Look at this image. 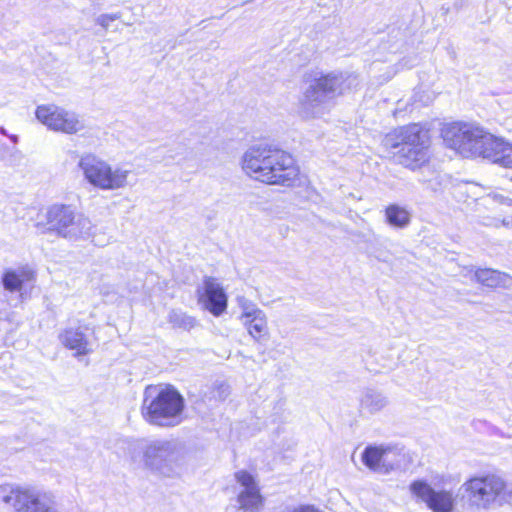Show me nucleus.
I'll list each match as a JSON object with an SVG mask.
<instances>
[{
  "mask_svg": "<svg viewBox=\"0 0 512 512\" xmlns=\"http://www.w3.org/2000/svg\"><path fill=\"white\" fill-rule=\"evenodd\" d=\"M116 453L125 463L165 477L180 473L183 451L171 439L125 438L118 441Z\"/></svg>",
  "mask_w": 512,
  "mask_h": 512,
  "instance_id": "obj_1",
  "label": "nucleus"
},
{
  "mask_svg": "<svg viewBox=\"0 0 512 512\" xmlns=\"http://www.w3.org/2000/svg\"><path fill=\"white\" fill-rule=\"evenodd\" d=\"M302 81L305 86L298 99L297 112L302 119L312 120L327 114L333 99L357 85V76L347 72L309 70L303 74Z\"/></svg>",
  "mask_w": 512,
  "mask_h": 512,
  "instance_id": "obj_2",
  "label": "nucleus"
},
{
  "mask_svg": "<svg viewBox=\"0 0 512 512\" xmlns=\"http://www.w3.org/2000/svg\"><path fill=\"white\" fill-rule=\"evenodd\" d=\"M242 169L254 179L270 184L293 186L300 171L287 152L268 145H254L242 156Z\"/></svg>",
  "mask_w": 512,
  "mask_h": 512,
  "instance_id": "obj_3",
  "label": "nucleus"
},
{
  "mask_svg": "<svg viewBox=\"0 0 512 512\" xmlns=\"http://www.w3.org/2000/svg\"><path fill=\"white\" fill-rule=\"evenodd\" d=\"M382 145L387 150L399 148L397 152L399 163L416 170L428 162L429 130L420 123L401 126L387 133L382 140Z\"/></svg>",
  "mask_w": 512,
  "mask_h": 512,
  "instance_id": "obj_4",
  "label": "nucleus"
},
{
  "mask_svg": "<svg viewBox=\"0 0 512 512\" xmlns=\"http://www.w3.org/2000/svg\"><path fill=\"white\" fill-rule=\"evenodd\" d=\"M185 401L173 387L148 386L144 391L141 415L150 425L169 428L183 421Z\"/></svg>",
  "mask_w": 512,
  "mask_h": 512,
  "instance_id": "obj_5",
  "label": "nucleus"
},
{
  "mask_svg": "<svg viewBox=\"0 0 512 512\" xmlns=\"http://www.w3.org/2000/svg\"><path fill=\"white\" fill-rule=\"evenodd\" d=\"M446 144L466 158L481 157L489 160L497 136L474 123L454 122L442 130Z\"/></svg>",
  "mask_w": 512,
  "mask_h": 512,
  "instance_id": "obj_6",
  "label": "nucleus"
},
{
  "mask_svg": "<svg viewBox=\"0 0 512 512\" xmlns=\"http://www.w3.org/2000/svg\"><path fill=\"white\" fill-rule=\"evenodd\" d=\"M77 169L83 181L96 190L112 192L129 186L130 170L112 165L92 152L79 155Z\"/></svg>",
  "mask_w": 512,
  "mask_h": 512,
  "instance_id": "obj_7",
  "label": "nucleus"
},
{
  "mask_svg": "<svg viewBox=\"0 0 512 512\" xmlns=\"http://www.w3.org/2000/svg\"><path fill=\"white\" fill-rule=\"evenodd\" d=\"M0 501L14 512H60L52 493L29 486L0 485Z\"/></svg>",
  "mask_w": 512,
  "mask_h": 512,
  "instance_id": "obj_8",
  "label": "nucleus"
},
{
  "mask_svg": "<svg viewBox=\"0 0 512 512\" xmlns=\"http://www.w3.org/2000/svg\"><path fill=\"white\" fill-rule=\"evenodd\" d=\"M46 221L49 230L69 240H78L90 234L92 223L89 218L77 214L69 205L54 204L47 209Z\"/></svg>",
  "mask_w": 512,
  "mask_h": 512,
  "instance_id": "obj_9",
  "label": "nucleus"
},
{
  "mask_svg": "<svg viewBox=\"0 0 512 512\" xmlns=\"http://www.w3.org/2000/svg\"><path fill=\"white\" fill-rule=\"evenodd\" d=\"M463 488L474 505L488 509L506 494L507 484L500 475L487 473L468 479Z\"/></svg>",
  "mask_w": 512,
  "mask_h": 512,
  "instance_id": "obj_10",
  "label": "nucleus"
},
{
  "mask_svg": "<svg viewBox=\"0 0 512 512\" xmlns=\"http://www.w3.org/2000/svg\"><path fill=\"white\" fill-rule=\"evenodd\" d=\"M35 116L42 125L54 132L73 135L85 128L76 112L55 104L39 105L35 110Z\"/></svg>",
  "mask_w": 512,
  "mask_h": 512,
  "instance_id": "obj_11",
  "label": "nucleus"
},
{
  "mask_svg": "<svg viewBox=\"0 0 512 512\" xmlns=\"http://www.w3.org/2000/svg\"><path fill=\"white\" fill-rule=\"evenodd\" d=\"M361 460L368 469L380 474H388L407 465V457L402 449L385 445L367 446Z\"/></svg>",
  "mask_w": 512,
  "mask_h": 512,
  "instance_id": "obj_12",
  "label": "nucleus"
},
{
  "mask_svg": "<svg viewBox=\"0 0 512 512\" xmlns=\"http://www.w3.org/2000/svg\"><path fill=\"white\" fill-rule=\"evenodd\" d=\"M411 495L433 512H454L456 496L449 490H435L425 480H415L409 485Z\"/></svg>",
  "mask_w": 512,
  "mask_h": 512,
  "instance_id": "obj_13",
  "label": "nucleus"
},
{
  "mask_svg": "<svg viewBox=\"0 0 512 512\" xmlns=\"http://www.w3.org/2000/svg\"><path fill=\"white\" fill-rule=\"evenodd\" d=\"M234 477L239 484L238 508L244 512H259L263 507L264 498L255 477L245 470L237 471Z\"/></svg>",
  "mask_w": 512,
  "mask_h": 512,
  "instance_id": "obj_14",
  "label": "nucleus"
},
{
  "mask_svg": "<svg viewBox=\"0 0 512 512\" xmlns=\"http://www.w3.org/2000/svg\"><path fill=\"white\" fill-rule=\"evenodd\" d=\"M199 303L214 316H220L227 308V296L217 279L206 277L198 289Z\"/></svg>",
  "mask_w": 512,
  "mask_h": 512,
  "instance_id": "obj_15",
  "label": "nucleus"
},
{
  "mask_svg": "<svg viewBox=\"0 0 512 512\" xmlns=\"http://www.w3.org/2000/svg\"><path fill=\"white\" fill-rule=\"evenodd\" d=\"M61 344L75 351V356L87 355L92 352L90 342L80 327H68L59 334Z\"/></svg>",
  "mask_w": 512,
  "mask_h": 512,
  "instance_id": "obj_16",
  "label": "nucleus"
},
{
  "mask_svg": "<svg viewBox=\"0 0 512 512\" xmlns=\"http://www.w3.org/2000/svg\"><path fill=\"white\" fill-rule=\"evenodd\" d=\"M35 280V271L29 266H21L5 271L2 281L4 288L10 292L20 291L25 283Z\"/></svg>",
  "mask_w": 512,
  "mask_h": 512,
  "instance_id": "obj_17",
  "label": "nucleus"
},
{
  "mask_svg": "<svg viewBox=\"0 0 512 512\" xmlns=\"http://www.w3.org/2000/svg\"><path fill=\"white\" fill-rule=\"evenodd\" d=\"M474 278L480 284L491 288H507L512 285L510 275L493 269H478L474 273Z\"/></svg>",
  "mask_w": 512,
  "mask_h": 512,
  "instance_id": "obj_18",
  "label": "nucleus"
},
{
  "mask_svg": "<svg viewBox=\"0 0 512 512\" xmlns=\"http://www.w3.org/2000/svg\"><path fill=\"white\" fill-rule=\"evenodd\" d=\"M385 221L391 227L397 229L406 228L411 222L410 211L398 204H390L384 210Z\"/></svg>",
  "mask_w": 512,
  "mask_h": 512,
  "instance_id": "obj_19",
  "label": "nucleus"
},
{
  "mask_svg": "<svg viewBox=\"0 0 512 512\" xmlns=\"http://www.w3.org/2000/svg\"><path fill=\"white\" fill-rule=\"evenodd\" d=\"M489 161L501 167L512 169V143L502 137H498Z\"/></svg>",
  "mask_w": 512,
  "mask_h": 512,
  "instance_id": "obj_20",
  "label": "nucleus"
},
{
  "mask_svg": "<svg viewBox=\"0 0 512 512\" xmlns=\"http://www.w3.org/2000/svg\"><path fill=\"white\" fill-rule=\"evenodd\" d=\"M248 334L256 341L260 342L267 339L269 335V328L266 314L263 312L258 313L257 316L247 320V323L242 324Z\"/></svg>",
  "mask_w": 512,
  "mask_h": 512,
  "instance_id": "obj_21",
  "label": "nucleus"
},
{
  "mask_svg": "<svg viewBox=\"0 0 512 512\" xmlns=\"http://www.w3.org/2000/svg\"><path fill=\"white\" fill-rule=\"evenodd\" d=\"M387 403V398L375 391H367L361 399L362 407L370 413L381 411Z\"/></svg>",
  "mask_w": 512,
  "mask_h": 512,
  "instance_id": "obj_22",
  "label": "nucleus"
},
{
  "mask_svg": "<svg viewBox=\"0 0 512 512\" xmlns=\"http://www.w3.org/2000/svg\"><path fill=\"white\" fill-rule=\"evenodd\" d=\"M237 303L241 310L239 320L242 324L244 322L247 323V320L257 316L258 313L263 312V310H261L254 302L243 296L237 298Z\"/></svg>",
  "mask_w": 512,
  "mask_h": 512,
  "instance_id": "obj_23",
  "label": "nucleus"
},
{
  "mask_svg": "<svg viewBox=\"0 0 512 512\" xmlns=\"http://www.w3.org/2000/svg\"><path fill=\"white\" fill-rule=\"evenodd\" d=\"M169 322L176 328L190 330L195 327L196 320L180 310H172L168 316Z\"/></svg>",
  "mask_w": 512,
  "mask_h": 512,
  "instance_id": "obj_24",
  "label": "nucleus"
},
{
  "mask_svg": "<svg viewBox=\"0 0 512 512\" xmlns=\"http://www.w3.org/2000/svg\"><path fill=\"white\" fill-rule=\"evenodd\" d=\"M121 15L119 13L115 14H102L99 15L96 19L97 24L107 29L111 22L120 19Z\"/></svg>",
  "mask_w": 512,
  "mask_h": 512,
  "instance_id": "obj_25",
  "label": "nucleus"
},
{
  "mask_svg": "<svg viewBox=\"0 0 512 512\" xmlns=\"http://www.w3.org/2000/svg\"><path fill=\"white\" fill-rule=\"evenodd\" d=\"M489 198H491L493 201L499 202V203H507V202L510 201L508 198L503 197V196H501L499 194L489 195Z\"/></svg>",
  "mask_w": 512,
  "mask_h": 512,
  "instance_id": "obj_26",
  "label": "nucleus"
},
{
  "mask_svg": "<svg viewBox=\"0 0 512 512\" xmlns=\"http://www.w3.org/2000/svg\"><path fill=\"white\" fill-rule=\"evenodd\" d=\"M294 512H320V511L313 506L307 505V506H301V507L295 509Z\"/></svg>",
  "mask_w": 512,
  "mask_h": 512,
  "instance_id": "obj_27",
  "label": "nucleus"
},
{
  "mask_svg": "<svg viewBox=\"0 0 512 512\" xmlns=\"http://www.w3.org/2000/svg\"><path fill=\"white\" fill-rule=\"evenodd\" d=\"M218 389L220 390V398L221 399H225L228 396V394H229L228 386L222 384V385L219 386Z\"/></svg>",
  "mask_w": 512,
  "mask_h": 512,
  "instance_id": "obj_28",
  "label": "nucleus"
}]
</instances>
